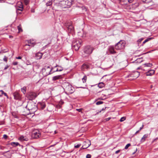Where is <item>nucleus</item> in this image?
<instances>
[{"label": "nucleus", "instance_id": "36", "mask_svg": "<svg viewBox=\"0 0 158 158\" xmlns=\"http://www.w3.org/2000/svg\"><path fill=\"white\" fill-rule=\"evenodd\" d=\"M131 146L130 143H128L125 146L124 149H127L128 148Z\"/></svg>", "mask_w": 158, "mask_h": 158}, {"label": "nucleus", "instance_id": "24", "mask_svg": "<svg viewBox=\"0 0 158 158\" xmlns=\"http://www.w3.org/2000/svg\"><path fill=\"white\" fill-rule=\"evenodd\" d=\"M19 144L18 142H12L10 143V145L13 147H16L19 145Z\"/></svg>", "mask_w": 158, "mask_h": 158}, {"label": "nucleus", "instance_id": "50", "mask_svg": "<svg viewBox=\"0 0 158 158\" xmlns=\"http://www.w3.org/2000/svg\"><path fill=\"white\" fill-rule=\"evenodd\" d=\"M140 131H139V130H138V131H136V132L135 133V135L137 133H139Z\"/></svg>", "mask_w": 158, "mask_h": 158}, {"label": "nucleus", "instance_id": "16", "mask_svg": "<svg viewBox=\"0 0 158 158\" xmlns=\"http://www.w3.org/2000/svg\"><path fill=\"white\" fill-rule=\"evenodd\" d=\"M57 67L58 68L56 69L54 71L52 72V73L56 72H58V71H62L63 69V68L61 67V66H60L58 65H56V66H55L54 67H52V68H53V69L56 68V67Z\"/></svg>", "mask_w": 158, "mask_h": 158}, {"label": "nucleus", "instance_id": "33", "mask_svg": "<svg viewBox=\"0 0 158 158\" xmlns=\"http://www.w3.org/2000/svg\"><path fill=\"white\" fill-rule=\"evenodd\" d=\"M152 0H142L143 2L146 3L151 2Z\"/></svg>", "mask_w": 158, "mask_h": 158}, {"label": "nucleus", "instance_id": "39", "mask_svg": "<svg viewBox=\"0 0 158 158\" xmlns=\"http://www.w3.org/2000/svg\"><path fill=\"white\" fill-rule=\"evenodd\" d=\"M143 38H141V39H139L138 40V44L140 43L143 40Z\"/></svg>", "mask_w": 158, "mask_h": 158}, {"label": "nucleus", "instance_id": "27", "mask_svg": "<svg viewBox=\"0 0 158 158\" xmlns=\"http://www.w3.org/2000/svg\"><path fill=\"white\" fill-rule=\"evenodd\" d=\"M152 39V38H147L142 43V44H145L146 42Z\"/></svg>", "mask_w": 158, "mask_h": 158}, {"label": "nucleus", "instance_id": "38", "mask_svg": "<svg viewBox=\"0 0 158 158\" xmlns=\"http://www.w3.org/2000/svg\"><path fill=\"white\" fill-rule=\"evenodd\" d=\"M0 93H1L2 94H3L6 96H7L6 94V93H4L2 90L0 91Z\"/></svg>", "mask_w": 158, "mask_h": 158}, {"label": "nucleus", "instance_id": "57", "mask_svg": "<svg viewBox=\"0 0 158 158\" xmlns=\"http://www.w3.org/2000/svg\"><path fill=\"white\" fill-rule=\"evenodd\" d=\"M105 109L103 108L102 109V110H104Z\"/></svg>", "mask_w": 158, "mask_h": 158}, {"label": "nucleus", "instance_id": "62", "mask_svg": "<svg viewBox=\"0 0 158 158\" xmlns=\"http://www.w3.org/2000/svg\"><path fill=\"white\" fill-rule=\"evenodd\" d=\"M137 151V149H136V151Z\"/></svg>", "mask_w": 158, "mask_h": 158}, {"label": "nucleus", "instance_id": "21", "mask_svg": "<svg viewBox=\"0 0 158 158\" xmlns=\"http://www.w3.org/2000/svg\"><path fill=\"white\" fill-rule=\"evenodd\" d=\"M21 4L20 5V6H19V7H17L16 8V12L17 13H20V12H19V11H22L23 10V5L21 3H20Z\"/></svg>", "mask_w": 158, "mask_h": 158}, {"label": "nucleus", "instance_id": "10", "mask_svg": "<svg viewBox=\"0 0 158 158\" xmlns=\"http://www.w3.org/2000/svg\"><path fill=\"white\" fill-rule=\"evenodd\" d=\"M115 47L114 46H109L107 49V50L109 53L112 54H114L117 53V52L115 50Z\"/></svg>", "mask_w": 158, "mask_h": 158}, {"label": "nucleus", "instance_id": "6", "mask_svg": "<svg viewBox=\"0 0 158 158\" xmlns=\"http://www.w3.org/2000/svg\"><path fill=\"white\" fill-rule=\"evenodd\" d=\"M94 48L89 46H87L85 47L84 49V52L86 54L90 55L93 52Z\"/></svg>", "mask_w": 158, "mask_h": 158}, {"label": "nucleus", "instance_id": "2", "mask_svg": "<svg viewBox=\"0 0 158 158\" xmlns=\"http://www.w3.org/2000/svg\"><path fill=\"white\" fill-rule=\"evenodd\" d=\"M53 2L55 5L60 6L62 8H68L65 0H54Z\"/></svg>", "mask_w": 158, "mask_h": 158}, {"label": "nucleus", "instance_id": "11", "mask_svg": "<svg viewBox=\"0 0 158 158\" xmlns=\"http://www.w3.org/2000/svg\"><path fill=\"white\" fill-rule=\"evenodd\" d=\"M37 96L36 94L34 92H29L27 98L30 100H32L35 98Z\"/></svg>", "mask_w": 158, "mask_h": 158}, {"label": "nucleus", "instance_id": "44", "mask_svg": "<svg viewBox=\"0 0 158 158\" xmlns=\"http://www.w3.org/2000/svg\"><path fill=\"white\" fill-rule=\"evenodd\" d=\"M91 156L90 154H87L86 156V158H91Z\"/></svg>", "mask_w": 158, "mask_h": 158}, {"label": "nucleus", "instance_id": "60", "mask_svg": "<svg viewBox=\"0 0 158 158\" xmlns=\"http://www.w3.org/2000/svg\"><path fill=\"white\" fill-rule=\"evenodd\" d=\"M10 38H11V37H12V36H11L10 35Z\"/></svg>", "mask_w": 158, "mask_h": 158}, {"label": "nucleus", "instance_id": "59", "mask_svg": "<svg viewBox=\"0 0 158 158\" xmlns=\"http://www.w3.org/2000/svg\"><path fill=\"white\" fill-rule=\"evenodd\" d=\"M107 119H108V120H109V119H110V118H108Z\"/></svg>", "mask_w": 158, "mask_h": 158}, {"label": "nucleus", "instance_id": "28", "mask_svg": "<svg viewBox=\"0 0 158 158\" xmlns=\"http://www.w3.org/2000/svg\"><path fill=\"white\" fill-rule=\"evenodd\" d=\"M144 67H150L152 66V64L151 63H145L144 64Z\"/></svg>", "mask_w": 158, "mask_h": 158}, {"label": "nucleus", "instance_id": "56", "mask_svg": "<svg viewBox=\"0 0 158 158\" xmlns=\"http://www.w3.org/2000/svg\"><path fill=\"white\" fill-rule=\"evenodd\" d=\"M135 152H136V151H135V152H134L133 153H132L133 154H134L135 153Z\"/></svg>", "mask_w": 158, "mask_h": 158}, {"label": "nucleus", "instance_id": "32", "mask_svg": "<svg viewBox=\"0 0 158 158\" xmlns=\"http://www.w3.org/2000/svg\"><path fill=\"white\" fill-rule=\"evenodd\" d=\"M41 108L42 109H43L45 108L46 106L45 104L43 103H41L40 104Z\"/></svg>", "mask_w": 158, "mask_h": 158}, {"label": "nucleus", "instance_id": "1", "mask_svg": "<svg viewBox=\"0 0 158 158\" xmlns=\"http://www.w3.org/2000/svg\"><path fill=\"white\" fill-rule=\"evenodd\" d=\"M63 85L64 88L65 93L67 94H72L74 92V88L69 83L64 82Z\"/></svg>", "mask_w": 158, "mask_h": 158}, {"label": "nucleus", "instance_id": "19", "mask_svg": "<svg viewBox=\"0 0 158 158\" xmlns=\"http://www.w3.org/2000/svg\"><path fill=\"white\" fill-rule=\"evenodd\" d=\"M19 139L21 141H27L28 140V138L27 137L23 135L20 136Z\"/></svg>", "mask_w": 158, "mask_h": 158}, {"label": "nucleus", "instance_id": "20", "mask_svg": "<svg viewBox=\"0 0 158 158\" xmlns=\"http://www.w3.org/2000/svg\"><path fill=\"white\" fill-rule=\"evenodd\" d=\"M148 136L149 135L148 134L144 135L143 137L141 138L140 142L142 143L144 142L146 139L148 137Z\"/></svg>", "mask_w": 158, "mask_h": 158}, {"label": "nucleus", "instance_id": "52", "mask_svg": "<svg viewBox=\"0 0 158 158\" xmlns=\"http://www.w3.org/2000/svg\"><path fill=\"white\" fill-rule=\"evenodd\" d=\"M8 68V66H7V67H5V68H4V69H7Z\"/></svg>", "mask_w": 158, "mask_h": 158}, {"label": "nucleus", "instance_id": "55", "mask_svg": "<svg viewBox=\"0 0 158 158\" xmlns=\"http://www.w3.org/2000/svg\"><path fill=\"white\" fill-rule=\"evenodd\" d=\"M106 76H103L102 77V78H104V77H105Z\"/></svg>", "mask_w": 158, "mask_h": 158}, {"label": "nucleus", "instance_id": "12", "mask_svg": "<svg viewBox=\"0 0 158 158\" xmlns=\"http://www.w3.org/2000/svg\"><path fill=\"white\" fill-rule=\"evenodd\" d=\"M72 24V23L70 22L69 24L67 23L66 24V26L67 27L68 30L69 32H72L74 31V28Z\"/></svg>", "mask_w": 158, "mask_h": 158}, {"label": "nucleus", "instance_id": "5", "mask_svg": "<svg viewBox=\"0 0 158 158\" xmlns=\"http://www.w3.org/2000/svg\"><path fill=\"white\" fill-rule=\"evenodd\" d=\"M125 45V43L120 40L115 45V48L117 50H120L124 48Z\"/></svg>", "mask_w": 158, "mask_h": 158}, {"label": "nucleus", "instance_id": "7", "mask_svg": "<svg viewBox=\"0 0 158 158\" xmlns=\"http://www.w3.org/2000/svg\"><path fill=\"white\" fill-rule=\"evenodd\" d=\"M140 75L139 73L137 71H134L128 75V77H132V80L135 79L138 77Z\"/></svg>", "mask_w": 158, "mask_h": 158}, {"label": "nucleus", "instance_id": "51", "mask_svg": "<svg viewBox=\"0 0 158 158\" xmlns=\"http://www.w3.org/2000/svg\"><path fill=\"white\" fill-rule=\"evenodd\" d=\"M3 60H4V61H7V58H4L3 59Z\"/></svg>", "mask_w": 158, "mask_h": 158}, {"label": "nucleus", "instance_id": "53", "mask_svg": "<svg viewBox=\"0 0 158 158\" xmlns=\"http://www.w3.org/2000/svg\"><path fill=\"white\" fill-rule=\"evenodd\" d=\"M25 46H30V45H29V44H28V45L26 44V45H25Z\"/></svg>", "mask_w": 158, "mask_h": 158}, {"label": "nucleus", "instance_id": "31", "mask_svg": "<svg viewBox=\"0 0 158 158\" xmlns=\"http://www.w3.org/2000/svg\"><path fill=\"white\" fill-rule=\"evenodd\" d=\"M87 80V77L85 75L82 78V80L83 83H84L86 82V81Z\"/></svg>", "mask_w": 158, "mask_h": 158}, {"label": "nucleus", "instance_id": "43", "mask_svg": "<svg viewBox=\"0 0 158 158\" xmlns=\"http://www.w3.org/2000/svg\"><path fill=\"white\" fill-rule=\"evenodd\" d=\"M7 137L8 136L6 135H3V138L5 139H6L7 138Z\"/></svg>", "mask_w": 158, "mask_h": 158}, {"label": "nucleus", "instance_id": "46", "mask_svg": "<svg viewBox=\"0 0 158 158\" xmlns=\"http://www.w3.org/2000/svg\"><path fill=\"white\" fill-rule=\"evenodd\" d=\"M31 12L32 13H34L35 12V10L34 9L32 8L31 10Z\"/></svg>", "mask_w": 158, "mask_h": 158}, {"label": "nucleus", "instance_id": "23", "mask_svg": "<svg viewBox=\"0 0 158 158\" xmlns=\"http://www.w3.org/2000/svg\"><path fill=\"white\" fill-rule=\"evenodd\" d=\"M62 77L61 75H57L55 76L52 77V80L53 81L59 79L61 78Z\"/></svg>", "mask_w": 158, "mask_h": 158}, {"label": "nucleus", "instance_id": "18", "mask_svg": "<svg viewBox=\"0 0 158 158\" xmlns=\"http://www.w3.org/2000/svg\"><path fill=\"white\" fill-rule=\"evenodd\" d=\"M68 8L70 7L72 5V0H65Z\"/></svg>", "mask_w": 158, "mask_h": 158}, {"label": "nucleus", "instance_id": "30", "mask_svg": "<svg viewBox=\"0 0 158 158\" xmlns=\"http://www.w3.org/2000/svg\"><path fill=\"white\" fill-rule=\"evenodd\" d=\"M26 87H23V88H21V91L25 94L26 92Z\"/></svg>", "mask_w": 158, "mask_h": 158}, {"label": "nucleus", "instance_id": "49", "mask_svg": "<svg viewBox=\"0 0 158 158\" xmlns=\"http://www.w3.org/2000/svg\"><path fill=\"white\" fill-rule=\"evenodd\" d=\"M16 58L17 59H21L22 58V57L19 56V57H16Z\"/></svg>", "mask_w": 158, "mask_h": 158}, {"label": "nucleus", "instance_id": "54", "mask_svg": "<svg viewBox=\"0 0 158 158\" xmlns=\"http://www.w3.org/2000/svg\"><path fill=\"white\" fill-rule=\"evenodd\" d=\"M54 132H55V134H56L57 133V132H56V131H55Z\"/></svg>", "mask_w": 158, "mask_h": 158}, {"label": "nucleus", "instance_id": "26", "mask_svg": "<svg viewBox=\"0 0 158 158\" xmlns=\"http://www.w3.org/2000/svg\"><path fill=\"white\" fill-rule=\"evenodd\" d=\"M18 29V33L22 32L23 31V30L21 26V25H19L17 27Z\"/></svg>", "mask_w": 158, "mask_h": 158}, {"label": "nucleus", "instance_id": "47", "mask_svg": "<svg viewBox=\"0 0 158 158\" xmlns=\"http://www.w3.org/2000/svg\"><path fill=\"white\" fill-rule=\"evenodd\" d=\"M120 150H118L117 151H116L115 152V154H117L118 153H119L120 152Z\"/></svg>", "mask_w": 158, "mask_h": 158}, {"label": "nucleus", "instance_id": "8", "mask_svg": "<svg viewBox=\"0 0 158 158\" xmlns=\"http://www.w3.org/2000/svg\"><path fill=\"white\" fill-rule=\"evenodd\" d=\"M41 136L40 133L38 131H35L33 132L31 137L33 139H38Z\"/></svg>", "mask_w": 158, "mask_h": 158}, {"label": "nucleus", "instance_id": "48", "mask_svg": "<svg viewBox=\"0 0 158 158\" xmlns=\"http://www.w3.org/2000/svg\"><path fill=\"white\" fill-rule=\"evenodd\" d=\"M76 110L79 112H81L82 111V109H77Z\"/></svg>", "mask_w": 158, "mask_h": 158}, {"label": "nucleus", "instance_id": "14", "mask_svg": "<svg viewBox=\"0 0 158 158\" xmlns=\"http://www.w3.org/2000/svg\"><path fill=\"white\" fill-rule=\"evenodd\" d=\"M91 64L90 63H85L84 64L81 66V69L84 70L85 69H89L90 67Z\"/></svg>", "mask_w": 158, "mask_h": 158}, {"label": "nucleus", "instance_id": "41", "mask_svg": "<svg viewBox=\"0 0 158 158\" xmlns=\"http://www.w3.org/2000/svg\"><path fill=\"white\" fill-rule=\"evenodd\" d=\"M137 62H140L142 61V58H139L137 59Z\"/></svg>", "mask_w": 158, "mask_h": 158}, {"label": "nucleus", "instance_id": "29", "mask_svg": "<svg viewBox=\"0 0 158 158\" xmlns=\"http://www.w3.org/2000/svg\"><path fill=\"white\" fill-rule=\"evenodd\" d=\"M52 3V0L48 1L46 4L47 6H51Z\"/></svg>", "mask_w": 158, "mask_h": 158}, {"label": "nucleus", "instance_id": "35", "mask_svg": "<svg viewBox=\"0 0 158 158\" xmlns=\"http://www.w3.org/2000/svg\"><path fill=\"white\" fill-rule=\"evenodd\" d=\"M126 118L125 117H122L121 118V119L120 120V121L121 122H122L124 121V120H125L126 119Z\"/></svg>", "mask_w": 158, "mask_h": 158}, {"label": "nucleus", "instance_id": "4", "mask_svg": "<svg viewBox=\"0 0 158 158\" xmlns=\"http://www.w3.org/2000/svg\"><path fill=\"white\" fill-rule=\"evenodd\" d=\"M26 108L28 110L30 111L31 113H34L37 110V107L36 105L32 102H28L26 106Z\"/></svg>", "mask_w": 158, "mask_h": 158}, {"label": "nucleus", "instance_id": "37", "mask_svg": "<svg viewBox=\"0 0 158 158\" xmlns=\"http://www.w3.org/2000/svg\"><path fill=\"white\" fill-rule=\"evenodd\" d=\"M103 102L102 101H98L96 103V104L97 105H99L103 104Z\"/></svg>", "mask_w": 158, "mask_h": 158}, {"label": "nucleus", "instance_id": "9", "mask_svg": "<svg viewBox=\"0 0 158 158\" xmlns=\"http://www.w3.org/2000/svg\"><path fill=\"white\" fill-rule=\"evenodd\" d=\"M91 144L90 141L86 140L83 143V144L81 149H85L88 148Z\"/></svg>", "mask_w": 158, "mask_h": 158}, {"label": "nucleus", "instance_id": "13", "mask_svg": "<svg viewBox=\"0 0 158 158\" xmlns=\"http://www.w3.org/2000/svg\"><path fill=\"white\" fill-rule=\"evenodd\" d=\"M14 98L15 99L20 100L21 99V97L20 94L17 92H15L13 94Z\"/></svg>", "mask_w": 158, "mask_h": 158}, {"label": "nucleus", "instance_id": "40", "mask_svg": "<svg viewBox=\"0 0 158 158\" xmlns=\"http://www.w3.org/2000/svg\"><path fill=\"white\" fill-rule=\"evenodd\" d=\"M81 145L80 144H78L77 145H75L74 146V148H79L80 147Z\"/></svg>", "mask_w": 158, "mask_h": 158}, {"label": "nucleus", "instance_id": "42", "mask_svg": "<svg viewBox=\"0 0 158 158\" xmlns=\"http://www.w3.org/2000/svg\"><path fill=\"white\" fill-rule=\"evenodd\" d=\"M18 64V62L16 61L12 63V64L15 65H17Z\"/></svg>", "mask_w": 158, "mask_h": 158}, {"label": "nucleus", "instance_id": "34", "mask_svg": "<svg viewBox=\"0 0 158 158\" xmlns=\"http://www.w3.org/2000/svg\"><path fill=\"white\" fill-rule=\"evenodd\" d=\"M12 115L15 118H17V116L16 113L14 112L12 113Z\"/></svg>", "mask_w": 158, "mask_h": 158}, {"label": "nucleus", "instance_id": "22", "mask_svg": "<svg viewBox=\"0 0 158 158\" xmlns=\"http://www.w3.org/2000/svg\"><path fill=\"white\" fill-rule=\"evenodd\" d=\"M42 53L38 52L35 54V57L37 59H40L42 57Z\"/></svg>", "mask_w": 158, "mask_h": 158}, {"label": "nucleus", "instance_id": "58", "mask_svg": "<svg viewBox=\"0 0 158 158\" xmlns=\"http://www.w3.org/2000/svg\"><path fill=\"white\" fill-rule=\"evenodd\" d=\"M158 139V138H157L156 139H155L154 140V141L156 139Z\"/></svg>", "mask_w": 158, "mask_h": 158}, {"label": "nucleus", "instance_id": "25", "mask_svg": "<svg viewBox=\"0 0 158 158\" xmlns=\"http://www.w3.org/2000/svg\"><path fill=\"white\" fill-rule=\"evenodd\" d=\"M105 86V84L102 82H100L98 84V86L99 88H101L104 87Z\"/></svg>", "mask_w": 158, "mask_h": 158}, {"label": "nucleus", "instance_id": "17", "mask_svg": "<svg viewBox=\"0 0 158 158\" xmlns=\"http://www.w3.org/2000/svg\"><path fill=\"white\" fill-rule=\"evenodd\" d=\"M155 72L154 70H150L146 73V75L147 76H152L154 74Z\"/></svg>", "mask_w": 158, "mask_h": 158}, {"label": "nucleus", "instance_id": "15", "mask_svg": "<svg viewBox=\"0 0 158 158\" xmlns=\"http://www.w3.org/2000/svg\"><path fill=\"white\" fill-rule=\"evenodd\" d=\"M82 42H79L78 43H76L73 47L75 50L76 51L78 50L80 46L82 45Z\"/></svg>", "mask_w": 158, "mask_h": 158}, {"label": "nucleus", "instance_id": "45", "mask_svg": "<svg viewBox=\"0 0 158 158\" xmlns=\"http://www.w3.org/2000/svg\"><path fill=\"white\" fill-rule=\"evenodd\" d=\"M143 127H144V125L143 124L142 126H141V127L139 129V131H140L143 128Z\"/></svg>", "mask_w": 158, "mask_h": 158}, {"label": "nucleus", "instance_id": "61", "mask_svg": "<svg viewBox=\"0 0 158 158\" xmlns=\"http://www.w3.org/2000/svg\"><path fill=\"white\" fill-rule=\"evenodd\" d=\"M139 68H137V69H139Z\"/></svg>", "mask_w": 158, "mask_h": 158}, {"label": "nucleus", "instance_id": "3", "mask_svg": "<svg viewBox=\"0 0 158 158\" xmlns=\"http://www.w3.org/2000/svg\"><path fill=\"white\" fill-rule=\"evenodd\" d=\"M53 68H51L49 66H45L41 70V72L43 75L44 76H46L52 73V72L51 73Z\"/></svg>", "mask_w": 158, "mask_h": 158}]
</instances>
